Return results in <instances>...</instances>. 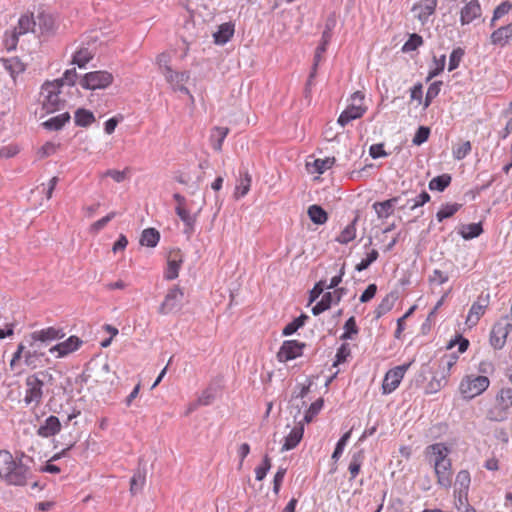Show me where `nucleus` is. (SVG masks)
<instances>
[{"mask_svg":"<svg viewBox=\"0 0 512 512\" xmlns=\"http://www.w3.org/2000/svg\"><path fill=\"white\" fill-rule=\"evenodd\" d=\"M511 9L512 4L509 1H504L500 5H498L493 12V17L491 19L490 25L494 26L495 22L501 19L506 14H508Z\"/></svg>","mask_w":512,"mask_h":512,"instance_id":"obj_56","label":"nucleus"},{"mask_svg":"<svg viewBox=\"0 0 512 512\" xmlns=\"http://www.w3.org/2000/svg\"><path fill=\"white\" fill-rule=\"evenodd\" d=\"M458 360L459 356L454 353L442 356L439 360V372L442 375L450 378L451 370L457 364Z\"/></svg>","mask_w":512,"mask_h":512,"instance_id":"obj_34","label":"nucleus"},{"mask_svg":"<svg viewBox=\"0 0 512 512\" xmlns=\"http://www.w3.org/2000/svg\"><path fill=\"white\" fill-rule=\"evenodd\" d=\"M344 289L340 288L332 292L323 294L321 300L312 308V313L317 316L328 310L333 303L338 304L341 301Z\"/></svg>","mask_w":512,"mask_h":512,"instance_id":"obj_21","label":"nucleus"},{"mask_svg":"<svg viewBox=\"0 0 512 512\" xmlns=\"http://www.w3.org/2000/svg\"><path fill=\"white\" fill-rule=\"evenodd\" d=\"M490 385L488 377L470 374L464 376L459 384V392L465 399H473L485 392Z\"/></svg>","mask_w":512,"mask_h":512,"instance_id":"obj_4","label":"nucleus"},{"mask_svg":"<svg viewBox=\"0 0 512 512\" xmlns=\"http://www.w3.org/2000/svg\"><path fill=\"white\" fill-rule=\"evenodd\" d=\"M330 40H331L330 29H326L322 33L321 44L317 47V49L315 51L313 70H312V72L310 74L308 84H311V81H312V79L314 78V76L316 74L317 66H318L319 62L321 61V59H322V55L326 52L327 46H328Z\"/></svg>","mask_w":512,"mask_h":512,"instance_id":"obj_27","label":"nucleus"},{"mask_svg":"<svg viewBox=\"0 0 512 512\" xmlns=\"http://www.w3.org/2000/svg\"><path fill=\"white\" fill-rule=\"evenodd\" d=\"M511 408L512 388L503 387L495 397V404L487 411V418L495 422L505 421Z\"/></svg>","mask_w":512,"mask_h":512,"instance_id":"obj_3","label":"nucleus"},{"mask_svg":"<svg viewBox=\"0 0 512 512\" xmlns=\"http://www.w3.org/2000/svg\"><path fill=\"white\" fill-rule=\"evenodd\" d=\"M365 455L363 450H359L358 452H355L352 457L351 461L348 467L349 473H350V480H353L357 477L361 470V466L363 464Z\"/></svg>","mask_w":512,"mask_h":512,"instance_id":"obj_39","label":"nucleus"},{"mask_svg":"<svg viewBox=\"0 0 512 512\" xmlns=\"http://www.w3.org/2000/svg\"><path fill=\"white\" fill-rule=\"evenodd\" d=\"M430 200V195L423 191L419 195H417L415 198H409L408 194L406 196H403V201L399 203L397 206L400 210H415L418 207L423 206L425 203H427Z\"/></svg>","mask_w":512,"mask_h":512,"instance_id":"obj_28","label":"nucleus"},{"mask_svg":"<svg viewBox=\"0 0 512 512\" xmlns=\"http://www.w3.org/2000/svg\"><path fill=\"white\" fill-rule=\"evenodd\" d=\"M472 145L470 141H464L453 146L452 154L454 159L462 160L470 154Z\"/></svg>","mask_w":512,"mask_h":512,"instance_id":"obj_50","label":"nucleus"},{"mask_svg":"<svg viewBox=\"0 0 512 512\" xmlns=\"http://www.w3.org/2000/svg\"><path fill=\"white\" fill-rule=\"evenodd\" d=\"M1 61L5 70L11 75L12 78L22 74L26 69V65L18 57L1 59Z\"/></svg>","mask_w":512,"mask_h":512,"instance_id":"obj_32","label":"nucleus"},{"mask_svg":"<svg viewBox=\"0 0 512 512\" xmlns=\"http://www.w3.org/2000/svg\"><path fill=\"white\" fill-rule=\"evenodd\" d=\"M61 422L58 417L51 415L37 429V435L42 438L55 436L61 431Z\"/></svg>","mask_w":512,"mask_h":512,"instance_id":"obj_24","label":"nucleus"},{"mask_svg":"<svg viewBox=\"0 0 512 512\" xmlns=\"http://www.w3.org/2000/svg\"><path fill=\"white\" fill-rule=\"evenodd\" d=\"M350 437H351V430L347 431L339 439V441L336 444L335 450H334V452L332 454V459L333 460L337 461L341 457V455H342V453L344 451V448H345L347 442L349 441Z\"/></svg>","mask_w":512,"mask_h":512,"instance_id":"obj_62","label":"nucleus"},{"mask_svg":"<svg viewBox=\"0 0 512 512\" xmlns=\"http://www.w3.org/2000/svg\"><path fill=\"white\" fill-rule=\"evenodd\" d=\"M356 334H358V327L355 318L352 316L344 324V333L341 335V339H351Z\"/></svg>","mask_w":512,"mask_h":512,"instance_id":"obj_61","label":"nucleus"},{"mask_svg":"<svg viewBox=\"0 0 512 512\" xmlns=\"http://www.w3.org/2000/svg\"><path fill=\"white\" fill-rule=\"evenodd\" d=\"M64 332L60 328L46 327L33 331L28 337L30 347H35L38 342L48 344L52 341L59 340L64 337Z\"/></svg>","mask_w":512,"mask_h":512,"instance_id":"obj_11","label":"nucleus"},{"mask_svg":"<svg viewBox=\"0 0 512 512\" xmlns=\"http://www.w3.org/2000/svg\"><path fill=\"white\" fill-rule=\"evenodd\" d=\"M113 80V75L108 71H93L82 77L80 85L86 90L105 89L112 84Z\"/></svg>","mask_w":512,"mask_h":512,"instance_id":"obj_7","label":"nucleus"},{"mask_svg":"<svg viewBox=\"0 0 512 512\" xmlns=\"http://www.w3.org/2000/svg\"><path fill=\"white\" fill-rule=\"evenodd\" d=\"M483 232V228L481 223H471L462 225L459 234L464 238L465 240L473 239L478 236H480Z\"/></svg>","mask_w":512,"mask_h":512,"instance_id":"obj_41","label":"nucleus"},{"mask_svg":"<svg viewBox=\"0 0 512 512\" xmlns=\"http://www.w3.org/2000/svg\"><path fill=\"white\" fill-rule=\"evenodd\" d=\"M449 382V378L442 375L439 371L436 373L429 383L427 384V393L433 394L439 392Z\"/></svg>","mask_w":512,"mask_h":512,"instance_id":"obj_40","label":"nucleus"},{"mask_svg":"<svg viewBox=\"0 0 512 512\" xmlns=\"http://www.w3.org/2000/svg\"><path fill=\"white\" fill-rule=\"evenodd\" d=\"M358 218L356 217L352 223L347 225L341 233L336 237V241L341 244H348L356 238V222Z\"/></svg>","mask_w":512,"mask_h":512,"instance_id":"obj_43","label":"nucleus"},{"mask_svg":"<svg viewBox=\"0 0 512 512\" xmlns=\"http://www.w3.org/2000/svg\"><path fill=\"white\" fill-rule=\"evenodd\" d=\"M82 343V340L78 336L72 335L65 341L52 346L49 349V352L51 354H56L57 358H64L77 351L81 347Z\"/></svg>","mask_w":512,"mask_h":512,"instance_id":"obj_14","label":"nucleus"},{"mask_svg":"<svg viewBox=\"0 0 512 512\" xmlns=\"http://www.w3.org/2000/svg\"><path fill=\"white\" fill-rule=\"evenodd\" d=\"M324 405V400L322 398L317 399L314 401L309 408L307 409L304 418H303V424L304 423H310L313 421V419L318 415V413L321 411Z\"/></svg>","mask_w":512,"mask_h":512,"instance_id":"obj_51","label":"nucleus"},{"mask_svg":"<svg viewBox=\"0 0 512 512\" xmlns=\"http://www.w3.org/2000/svg\"><path fill=\"white\" fill-rule=\"evenodd\" d=\"M59 147V143L46 142L38 149L37 155L40 159H44L46 157L54 155L58 151Z\"/></svg>","mask_w":512,"mask_h":512,"instance_id":"obj_57","label":"nucleus"},{"mask_svg":"<svg viewBox=\"0 0 512 512\" xmlns=\"http://www.w3.org/2000/svg\"><path fill=\"white\" fill-rule=\"evenodd\" d=\"M512 330V322L508 318L501 319L495 323L490 333V343L495 349H502L506 343L507 336Z\"/></svg>","mask_w":512,"mask_h":512,"instance_id":"obj_10","label":"nucleus"},{"mask_svg":"<svg viewBox=\"0 0 512 512\" xmlns=\"http://www.w3.org/2000/svg\"><path fill=\"white\" fill-rule=\"evenodd\" d=\"M184 293L178 286L170 288L164 297L163 302L158 308V312L161 315H167L175 310L180 301L182 300Z\"/></svg>","mask_w":512,"mask_h":512,"instance_id":"obj_15","label":"nucleus"},{"mask_svg":"<svg viewBox=\"0 0 512 512\" xmlns=\"http://www.w3.org/2000/svg\"><path fill=\"white\" fill-rule=\"evenodd\" d=\"M184 262V255L179 248L169 252L167 257V268L164 277L167 280H174L179 275V270Z\"/></svg>","mask_w":512,"mask_h":512,"instance_id":"obj_16","label":"nucleus"},{"mask_svg":"<svg viewBox=\"0 0 512 512\" xmlns=\"http://www.w3.org/2000/svg\"><path fill=\"white\" fill-rule=\"evenodd\" d=\"M490 42L501 48L512 45V22L494 30L490 35Z\"/></svg>","mask_w":512,"mask_h":512,"instance_id":"obj_22","label":"nucleus"},{"mask_svg":"<svg viewBox=\"0 0 512 512\" xmlns=\"http://www.w3.org/2000/svg\"><path fill=\"white\" fill-rule=\"evenodd\" d=\"M19 36L20 35L14 29L5 33L4 46L8 51L16 49Z\"/></svg>","mask_w":512,"mask_h":512,"instance_id":"obj_64","label":"nucleus"},{"mask_svg":"<svg viewBox=\"0 0 512 512\" xmlns=\"http://www.w3.org/2000/svg\"><path fill=\"white\" fill-rule=\"evenodd\" d=\"M411 364L412 362H409L393 367L385 373L381 387L384 395L391 394L399 387Z\"/></svg>","mask_w":512,"mask_h":512,"instance_id":"obj_8","label":"nucleus"},{"mask_svg":"<svg viewBox=\"0 0 512 512\" xmlns=\"http://www.w3.org/2000/svg\"><path fill=\"white\" fill-rule=\"evenodd\" d=\"M61 89L58 81H45L42 84L40 91L41 104L47 113H53L63 107L64 100L60 97Z\"/></svg>","mask_w":512,"mask_h":512,"instance_id":"obj_2","label":"nucleus"},{"mask_svg":"<svg viewBox=\"0 0 512 512\" xmlns=\"http://www.w3.org/2000/svg\"><path fill=\"white\" fill-rule=\"evenodd\" d=\"M160 240L159 232L154 228L143 230L140 238V244L147 247H155Z\"/></svg>","mask_w":512,"mask_h":512,"instance_id":"obj_42","label":"nucleus"},{"mask_svg":"<svg viewBox=\"0 0 512 512\" xmlns=\"http://www.w3.org/2000/svg\"><path fill=\"white\" fill-rule=\"evenodd\" d=\"M482 14L481 5L478 0H471L465 4L460 11V22L462 25H467L479 18Z\"/></svg>","mask_w":512,"mask_h":512,"instance_id":"obj_23","label":"nucleus"},{"mask_svg":"<svg viewBox=\"0 0 512 512\" xmlns=\"http://www.w3.org/2000/svg\"><path fill=\"white\" fill-rule=\"evenodd\" d=\"M93 58L94 52L88 47L81 46L72 54L71 64L82 69L85 68Z\"/></svg>","mask_w":512,"mask_h":512,"instance_id":"obj_29","label":"nucleus"},{"mask_svg":"<svg viewBox=\"0 0 512 512\" xmlns=\"http://www.w3.org/2000/svg\"><path fill=\"white\" fill-rule=\"evenodd\" d=\"M335 164L334 157H326L324 159H315L312 164L307 163V169L311 173L323 174L325 171L329 170Z\"/></svg>","mask_w":512,"mask_h":512,"instance_id":"obj_33","label":"nucleus"},{"mask_svg":"<svg viewBox=\"0 0 512 512\" xmlns=\"http://www.w3.org/2000/svg\"><path fill=\"white\" fill-rule=\"evenodd\" d=\"M173 199L176 202L175 213L184 223L186 228L185 231L189 233L193 232L197 220V215L191 213L188 201L183 195L175 193L173 195Z\"/></svg>","mask_w":512,"mask_h":512,"instance_id":"obj_9","label":"nucleus"},{"mask_svg":"<svg viewBox=\"0 0 512 512\" xmlns=\"http://www.w3.org/2000/svg\"><path fill=\"white\" fill-rule=\"evenodd\" d=\"M438 1L437 0H419L412 7V12L422 24L426 23L431 15L434 14Z\"/></svg>","mask_w":512,"mask_h":512,"instance_id":"obj_18","label":"nucleus"},{"mask_svg":"<svg viewBox=\"0 0 512 512\" xmlns=\"http://www.w3.org/2000/svg\"><path fill=\"white\" fill-rule=\"evenodd\" d=\"M367 111L364 104V94L360 91L353 93L351 102L347 108L340 114L337 122L342 126H346L352 120L361 118Z\"/></svg>","mask_w":512,"mask_h":512,"instance_id":"obj_5","label":"nucleus"},{"mask_svg":"<svg viewBox=\"0 0 512 512\" xmlns=\"http://www.w3.org/2000/svg\"><path fill=\"white\" fill-rule=\"evenodd\" d=\"M272 464H271V459L270 457L266 454L264 457H263V460H262V463L261 465L257 466L255 468V478L257 481H262L268 471L270 470Z\"/></svg>","mask_w":512,"mask_h":512,"instance_id":"obj_55","label":"nucleus"},{"mask_svg":"<svg viewBox=\"0 0 512 512\" xmlns=\"http://www.w3.org/2000/svg\"><path fill=\"white\" fill-rule=\"evenodd\" d=\"M437 484L443 488H450L452 485V463L451 461L435 463L433 465Z\"/></svg>","mask_w":512,"mask_h":512,"instance_id":"obj_20","label":"nucleus"},{"mask_svg":"<svg viewBox=\"0 0 512 512\" xmlns=\"http://www.w3.org/2000/svg\"><path fill=\"white\" fill-rule=\"evenodd\" d=\"M75 124L80 127H88L95 122L94 114L86 109H78L74 115Z\"/></svg>","mask_w":512,"mask_h":512,"instance_id":"obj_44","label":"nucleus"},{"mask_svg":"<svg viewBox=\"0 0 512 512\" xmlns=\"http://www.w3.org/2000/svg\"><path fill=\"white\" fill-rule=\"evenodd\" d=\"M38 25L42 30V33H50L56 28L54 17L45 13L38 15Z\"/></svg>","mask_w":512,"mask_h":512,"instance_id":"obj_48","label":"nucleus"},{"mask_svg":"<svg viewBox=\"0 0 512 512\" xmlns=\"http://www.w3.org/2000/svg\"><path fill=\"white\" fill-rule=\"evenodd\" d=\"M379 256V253L377 250L373 249L371 250L366 258L362 259L356 266H355V269L357 271H363V270H366L374 261L377 260Z\"/></svg>","mask_w":512,"mask_h":512,"instance_id":"obj_63","label":"nucleus"},{"mask_svg":"<svg viewBox=\"0 0 512 512\" xmlns=\"http://www.w3.org/2000/svg\"><path fill=\"white\" fill-rule=\"evenodd\" d=\"M69 120L70 115L68 112H65L51 117L43 123V126L49 130H60Z\"/></svg>","mask_w":512,"mask_h":512,"instance_id":"obj_45","label":"nucleus"},{"mask_svg":"<svg viewBox=\"0 0 512 512\" xmlns=\"http://www.w3.org/2000/svg\"><path fill=\"white\" fill-rule=\"evenodd\" d=\"M304 344L297 340L284 341L277 353L280 362H287L302 355Z\"/></svg>","mask_w":512,"mask_h":512,"instance_id":"obj_17","label":"nucleus"},{"mask_svg":"<svg viewBox=\"0 0 512 512\" xmlns=\"http://www.w3.org/2000/svg\"><path fill=\"white\" fill-rule=\"evenodd\" d=\"M31 476L30 467L16 460L10 451L0 450V479L10 486H25Z\"/></svg>","mask_w":512,"mask_h":512,"instance_id":"obj_1","label":"nucleus"},{"mask_svg":"<svg viewBox=\"0 0 512 512\" xmlns=\"http://www.w3.org/2000/svg\"><path fill=\"white\" fill-rule=\"evenodd\" d=\"M395 301H396V296L394 294L391 293V294L386 295L381 300V302L379 303V305L376 307V309L374 311L376 319L381 318L383 315H385L389 311H391L395 304Z\"/></svg>","mask_w":512,"mask_h":512,"instance_id":"obj_38","label":"nucleus"},{"mask_svg":"<svg viewBox=\"0 0 512 512\" xmlns=\"http://www.w3.org/2000/svg\"><path fill=\"white\" fill-rule=\"evenodd\" d=\"M235 26L231 22L222 23L213 34L214 42L218 45L226 44L234 35Z\"/></svg>","mask_w":512,"mask_h":512,"instance_id":"obj_30","label":"nucleus"},{"mask_svg":"<svg viewBox=\"0 0 512 512\" xmlns=\"http://www.w3.org/2000/svg\"><path fill=\"white\" fill-rule=\"evenodd\" d=\"M460 208L461 204L458 203L442 205L436 214V218L441 222L444 219L452 217Z\"/></svg>","mask_w":512,"mask_h":512,"instance_id":"obj_49","label":"nucleus"},{"mask_svg":"<svg viewBox=\"0 0 512 512\" xmlns=\"http://www.w3.org/2000/svg\"><path fill=\"white\" fill-rule=\"evenodd\" d=\"M116 212L112 211L108 213L106 216L102 217L101 219L93 222L90 227L89 231L92 234H97L99 231H101L103 228L106 227V225L116 217Z\"/></svg>","mask_w":512,"mask_h":512,"instance_id":"obj_53","label":"nucleus"},{"mask_svg":"<svg viewBox=\"0 0 512 512\" xmlns=\"http://www.w3.org/2000/svg\"><path fill=\"white\" fill-rule=\"evenodd\" d=\"M489 301V294L485 296L480 295L477 298V300L471 305L465 321L468 327L472 328L478 324L479 320L485 314L489 306Z\"/></svg>","mask_w":512,"mask_h":512,"instance_id":"obj_12","label":"nucleus"},{"mask_svg":"<svg viewBox=\"0 0 512 512\" xmlns=\"http://www.w3.org/2000/svg\"><path fill=\"white\" fill-rule=\"evenodd\" d=\"M39 375L45 376L46 372L29 375L25 380L26 389L24 402L27 405L33 404L36 407L42 401L44 382L39 378Z\"/></svg>","mask_w":512,"mask_h":512,"instance_id":"obj_6","label":"nucleus"},{"mask_svg":"<svg viewBox=\"0 0 512 512\" xmlns=\"http://www.w3.org/2000/svg\"><path fill=\"white\" fill-rule=\"evenodd\" d=\"M307 318L308 316L305 314L300 315L299 317H297L284 327L282 334L284 336H288L295 333L300 327H302L305 324Z\"/></svg>","mask_w":512,"mask_h":512,"instance_id":"obj_52","label":"nucleus"},{"mask_svg":"<svg viewBox=\"0 0 512 512\" xmlns=\"http://www.w3.org/2000/svg\"><path fill=\"white\" fill-rule=\"evenodd\" d=\"M441 85H442L441 81H435L428 87L427 92H426L425 101H424V108L429 107L432 100L439 95L440 90H441Z\"/></svg>","mask_w":512,"mask_h":512,"instance_id":"obj_59","label":"nucleus"},{"mask_svg":"<svg viewBox=\"0 0 512 512\" xmlns=\"http://www.w3.org/2000/svg\"><path fill=\"white\" fill-rule=\"evenodd\" d=\"M167 83L171 86L174 91H180L185 94H190L185 84L190 78V74L187 71H176L172 68H167L166 73L163 74Z\"/></svg>","mask_w":512,"mask_h":512,"instance_id":"obj_13","label":"nucleus"},{"mask_svg":"<svg viewBox=\"0 0 512 512\" xmlns=\"http://www.w3.org/2000/svg\"><path fill=\"white\" fill-rule=\"evenodd\" d=\"M407 192H403L402 194L392 197L390 199H387L382 202H375L373 204V208L378 216V218L387 219L390 217L393 212L395 206H397L399 203L403 201V196H406Z\"/></svg>","mask_w":512,"mask_h":512,"instance_id":"obj_19","label":"nucleus"},{"mask_svg":"<svg viewBox=\"0 0 512 512\" xmlns=\"http://www.w3.org/2000/svg\"><path fill=\"white\" fill-rule=\"evenodd\" d=\"M251 176L248 172H245L243 175L240 176V179L238 180V184L235 187L234 191V197L236 199H240L248 194L251 187Z\"/></svg>","mask_w":512,"mask_h":512,"instance_id":"obj_36","label":"nucleus"},{"mask_svg":"<svg viewBox=\"0 0 512 512\" xmlns=\"http://www.w3.org/2000/svg\"><path fill=\"white\" fill-rule=\"evenodd\" d=\"M451 180L452 178L449 174H442L434 177L429 182V189L442 192L450 185Z\"/></svg>","mask_w":512,"mask_h":512,"instance_id":"obj_47","label":"nucleus"},{"mask_svg":"<svg viewBox=\"0 0 512 512\" xmlns=\"http://www.w3.org/2000/svg\"><path fill=\"white\" fill-rule=\"evenodd\" d=\"M422 45H423V38L420 35L413 33L409 36V39L402 46V51L403 52H412V51H415L416 49H418Z\"/></svg>","mask_w":512,"mask_h":512,"instance_id":"obj_54","label":"nucleus"},{"mask_svg":"<svg viewBox=\"0 0 512 512\" xmlns=\"http://www.w3.org/2000/svg\"><path fill=\"white\" fill-rule=\"evenodd\" d=\"M449 453L450 450L444 443H435L426 448V455L430 457L433 465L435 463L451 461L448 457Z\"/></svg>","mask_w":512,"mask_h":512,"instance_id":"obj_25","label":"nucleus"},{"mask_svg":"<svg viewBox=\"0 0 512 512\" xmlns=\"http://www.w3.org/2000/svg\"><path fill=\"white\" fill-rule=\"evenodd\" d=\"M304 434V424L298 423L291 429L289 434L285 437L281 450L289 451L294 449L302 440Z\"/></svg>","mask_w":512,"mask_h":512,"instance_id":"obj_26","label":"nucleus"},{"mask_svg":"<svg viewBox=\"0 0 512 512\" xmlns=\"http://www.w3.org/2000/svg\"><path fill=\"white\" fill-rule=\"evenodd\" d=\"M35 24L36 22L32 16L22 15L18 20L17 26L14 27V30L21 36L33 30Z\"/></svg>","mask_w":512,"mask_h":512,"instance_id":"obj_46","label":"nucleus"},{"mask_svg":"<svg viewBox=\"0 0 512 512\" xmlns=\"http://www.w3.org/2000/svg\"><path fill=\"white\" fill-rule=\"evenodd\" d=\"M471 483V477L468 470H460L455 479V491L458 493V496L464 495L465 497L468 495L469 487Z\"/></svg>","mask_w":512,"mask_h":512,"instance_id":"obj_31","label":"nucleus"},{"mask_svg":"<svg viewBox=\"0 0 512 512\" xmlns=\"http://www.w3.org/2000/svg\"><path fill=\"white\" fill-rule=\"evenodd\" d=\"M78 74L75 68L67 69L61 78L55 79L54 81H58L59 86L62 88L64 84L68 86H73L76 83Z\"/></svg>","mask_w":512,"mask_h":512,"instance_id":"obj_58","label":"nucleus"},{"mask_svg":"<svg viewBox=\"0 0 512 512\" xmlns=\"http://www.w3.org/2000/svg\"><path fill=\"white\" fill-rule=\"evenodd\" d=\"M228 127H214L210 136L211 145L214 150L221 151L223 142L229 134Z\"/></svg>","mask_w":512,"mask_h":512,"instance_id":"obj_35","label":"nucleus"},{"mask_svg":"<svg viewBox=\"0 0 512 512\" xmlns=\"http://www.w3.org/2000/svg\"><path fill=\"white\" fill-rule=\"evenodd\" d=\"M307 213L310 220L315 224L322 225L328 220L327 212L319 205L314 204L309 206Z\"/></svg>","mask_w":512,"mask_h":512,"instance_id":"obj_37","label":"nucleus"},{"mask_svg":"<svg viewBox=\"0 0 512 512\" xmlns=\"http://www.w3.org/2000/svg\"><path fill=\"white\" fill-rule=\"evenodd\" d=\"M433 63H434V66H433V68L430 69V71L428 73L427 81H430L431 79H433L434 77L439 75L444 70L445 63H446L445 55H442L440 58L434 57Z\"/></svg>","mask_w":512,"mask_h":512,"instance_id":"obj_60","label":"nucleus"}]
</instances>
